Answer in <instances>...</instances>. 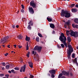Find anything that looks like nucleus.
<instances>
[{"mask_svg":"<svg viewBox=\"0 0 78 78\" xmlns=\"http://www.w3.org/2000/svg\"><path fill=\"white\" fill-rule=\"evenodd\" d=\"M62 73H63V75H65V76H68V75H69V73H67L66 71H62Z\"/></svg>","mask_w":78,"mask_h":78,"instance_id":"11","label":"nucleus"},{"mask_svg":"<svg viewBox=\"0 0 78 78\" xmlns=\"http://www.w3.org/2000/svg\"><path fill=\"white\" fill-rule=\"evenodd\" d=\"M74 22L75 23H76L78 24V19L77 18L75 19L74 20Z\"/></svg>","mask_w":78,"mask_h":78,"instance_id":"21","label":"nucleus"},{"mask_svg":"<svg viewBox=\"0 0 78 78\" xmlns=\"http://www.w3.org/2000/svg\"><path fill=\"white\" fill-rule=\"evenodd\" d=\"M76 7V8H78V5H75Z\"/></svg>","mask_w":78,"mask_h":78,"instance_id":"50","label":"nucleus"},{"mask_svg":"<svg viewBox=\"0 0 78 78\" xmlns=\"http://www.w3.org/2000/svg\"><path fill=\"white\" fill-rule=\"evenodd\" d=\"M69 50H68L67 51L68 58V59L70 58V56H71V53L73 51V48H72V46L71 45H69L68 46Z\"/></svg>","mask_w":78,"mask_h":78,"instance_id":"3","label":"nucleus"},{"mask_svg":"<svg viewBox=\"0 0 78 78\" xmlns=\"http://www.w3.org/2000/svg\"><path fill=\"white\" fill-rule=\"evenodd\" d=\"M55 31L53 30L52 32V34H55Z\"/></svg>","mask_w":78,"mask_h":78,"instance_id":"54","label":"nucleus"},{"mask_svg":"<svg viewBox=\"0 0 78 78\" xmlns=\"http://www.w3.org/2000/svg\"><path fill=\"white\" fill-rule=\"evenodd\" d=\"M28 62L30 67L31 68H33V62Z\"/></svg>","mask_w":78,"mask_h":78,"instance_id":"14","label":"nucleus"},{"mask_svg":"<svg viewBox=\"0 0 78 78\" xmlns=\"http://www.w3.org/2000/svg\"><path fill=\"white\" fill-rule=\"evenodd\" d=\"M50 27L52 28H55V25L53 24H50Z\"/></svg>","mask_w":78,"mask_h":78,"instance_id":"17","label":"nucleus"},{"mask_svg":"<svg viewBox=\"0 0 78 78\" xmlns=\"http://www.w3.org/2000/svg\"><path fill=\"white\" fill-rule=\"evenodd\" d=\"M26 49L27 50H28V49H29V48H28V43H27V45L26 46Z\"/></svg>","mask_w":78,"mask_h":78,"instance_id":"20","label":"nucleus"},{"mask_svg":"<svg viewBox=\"0 0 78 78\" xmlns=\"http://www.w3.org/2000/svg\"><path fill=\"white\" fill-rule=\"evenodd\" d=\"M61 78H66L65 76H62Z\"/></svg>","mask_w":78,"mask_h":78,"instance_id":"58","label":"nucleus"},{"mask_svg":"<svg viewBox=\"0 0 78 78\" xmlns=\"http://www.w3.org/2000/svg\"><path fill=\"white\" fill-rule=\"evenodd\" d=\"M8 55V53H6V54H5V56H6Z\"/></svg>","mask_w":78,"mask_h":78,"instance_id":"47","label":"nucleus"},{"mask_svg":"<svg viewBox=\"0 0 78 78\" xmlns=\"http://www.w3.org/2000/svg\"><path fill=\"white\" fill-rule=\"evenodd\" d=\"M61 46L62 48H64V45L63 44H61Z\"/></svg>","mask_w":78,"mask_h":78,"instance_id":"37","label":"nucleus"},{"mask_svg":"<svg viewBox=\"0 0 78 78\" xmlns=\"http://www.w3.org/2000/svg\"><path fill=\"white\" fill-rule=\"evenodd\" d=\"M63 75V74H62V73H60V74H59V76H58V78H61V77Z\"/></svg>","mask_w":78,"mask_h":78,"instance_id":"25","label":"nucleus"},{"mask_svg":"<svg viewBox=\"0 0 78 78\" xmlns=\"http://www.w3.org/2000/svg\"><path fill=\"white\" fill-rule=\"evenodd\" d=\"M8 72L9 73H11V71H9Z\"/></svg>","mask_w":78,"mask_h":78,"instance_id":"52","label":"nucleus"},{"mask_svg":"<svg viewBox=\"0 0 78 78\" xmlns=\"http://www.w3.org/2000/svg\"><path fill=\"white\" fill-rule=\"evenodd\" d=\"M47 20H48V22H51L52 19L51 18H47Z\"/></svg>","mask_w":78,"mask_h":78,"instance_id":"22","label":"nucleus"},{"mask_svg":"<svg viewBox=\"0 0 78 78\" xmlns=\"http://www.w3.org/2000/svg\"><path fill=\"white\" fill-rule=\"evenodd\" d=\"M26 40L27 41H28V42H29L30 40V37H27L26 38Z\"/></svg>","mask_w":78,"mask_h":78,"instance_id":"18","label":"nucleus"},{"mask_svg":"<svg viewBox=\"0 0 78 78\" xmlns=\"http://www.w3.org/2000/svg\"><path fill=\"white\" fill-rule=\"evenodd\" d=\"M19 26L18 25H16V28H19Z\"/></svg>","mask_w":78,"mask_h":78,"instance_id":"48","label":"nucleus"},{"mask_svg":"<svg viewBox=\"0 0 78 78\" xmlns=\"http://www.w3.org/2000/svg\"><path fill=\"white\" fill-rule=\"evenodd\" d=\"M27 57H29L30 56V52H28L27 55Z\"/></svg>","mask_w":78,"mask_h":78,"instance_id":"34","label":"nucleus"},{"mask_svg":"<svg viewBox=\"0 0 78 78\" xmlns=\"http://www.w3.org/2000/svg\"><path fill=\"white\" fill-rule=\"evenodd\" d=\"M30 6H32L33 8H36V4L34 3V1H32L30 3Z\"/></svg>","mask_w":78,"mask_h":78,"instance_id":"9","label":"nucleus"},{"mask_svg":"<svg viewBox=\"0 0 78 78\" xmlns=\"http://www.w3.org/2000/svg\"><path fill=\"white\" fill-rule=\"evenodd\" d=\"M72 27L73 28H78V25H75L74 24H73L72 25Z\"/></svg>","mask_w":78,"mask_h":78,"instance_id":"13","label":"nucleus"},{"mask_svg":"<svg viewBox=\"0 0 78 78\" xmlns=\"http://www.w3.org/2000/svg\"><path fill=\"white\" fill-rule=\"evenodd\" d=\"M5 76L7 77L6 78H8V77H9V75L8 74H6L5 75Z\"/></svg>","mask_w":78,"mask_h":78,"instance_id":"38","label":"nucleus"},{"mask_svg":"<svg viewBox=\"0 0 78 78\" xmlns=\"http://www.w3.org/2000/svg\"><path fill=\"white\" fill-rule=\"evenodd\" d=\"M38 35L40 37H43L42 36V34H41L40 33L38 34Z\"/></svg>","mask_w":78,"mask_h":78,"instance_id":"32","label":"nucleus"},{"mask_svg":"<svg viewBox=\"0 0 78 78\" xmlns=\"http://www.w3.org/2000/svg\"><path fill=\"white\" fill-rule=\"evenodd\" d=\"M58 48H61V46H58Z\"/></svg>","mask_w":78,"mask_h":78,"instance_id":"53","label":"nucleus"},{"mask_svg":"<svg viewBox=\"0 0 78 78\" xmlns=\"http://www.w3.org/2000/svg\"><path fill=\"white\" fill-rule=\"evenodd\" d=\"M65 28H67V25H65Z\"/></svg>","mask_w":78,"mask_h":78,"instance_id":"51","label":"nucleus"},{"mask_svg":"<svg viewBox=\"0 0 78 78\" xmlns=\"http://www.w3.org/2000/svg\"><path fill=\"white\" fill-rule=\"evenodd\" d=\"M6 69H9V65H7L6 66Z\"/></svg>","mask_w":78,"mask_h":78,"instance_id":"30","label":"nucleus"},{"mask_svg":"<svg viewBox=\"0 0 78 78\" xmlns=\"http://www.w3.org/2000/svg\"><path fill=\"white\" fill-rule=\"evenodd\" d=\"M65 1H66V0H67V1H69L70 0H64Z\"/></svg>","mask_w":78,"mask_h":78,"instance_id":"62","label":"nucleus"},{"mask_svg":"<svg viewBox=\"0 0 78 78\" xmlns=\"http://www.w3.org/2000/svg\"><path fill=\"white\" fill-rule=\"evenodd\" d=\"M29 12L31 13V14L34 13V10L32 7H29Z\"/></svg>","mask_w":78,"mask_h":78,"instance_id":"10","label":"nucleus"},{"mask_svg":"<svg viewBox=\"0 0 78 78\" xmlns=\"http://www.w3.org/2000/svg\"><path fill=\"white\" fill-rule=\"evenodd\" d=\"M29 25H31L32 26H33V23L31 21H30L29 23Z\"/></svg>","mask_w":78,"mask_h":78,"instance_id":"31","label":"nucleus"},{"mask_svg":"<svg viewBox=\"0 0 78 78\" xmlns=\"http://www.w3.org/2000/svg\"><path fill=\"white\" fill-rule=\"evenodd\" d=\"M51 77L52 78H55V75L53 74H52L51 75Z\"/></svg>","mask_w":78,"mask_h":78,"instance_id":"41","label":"nucleus"},{"mask_svg":"<svg viewBox=\"0 0 78 78\" xmlns=\"http://www.w3.org/2000/svg\"><path fill=\"white\" fill-rule=\"evenodd\" d=\"M66 25H67L68 26H69V25H70V22L69 21H68L65 23Z\"/></svg>","mask_w":78,"mask_h":78,"instance_id":"26","label":"nucleus"},{"mask_svg":"<svg viewBox=\"0 0 78 78\" xmlns=\"http://www.w3.org/2000/svg\"><path fill=\"white\" fill-rule=\"evenodd\" d=\"M70 35L74 37H77L78 36V33L76 31L74 32L72 30H70Z\"/></svg>","mask_w":78,"mask_h":78,"instance_id":"4","label":"nucleus"},{"mask_svg":"<svg viewBox=\"0 0 78 78\" xmlns=\"http://www.w3.org/2000/svg\"><path fill=\"white\" fill-rule=\"evenodd\" d=\"M48 76H50V73H48Z\"/></svg>","mask_w":78,"mask_h":78,"instance_id":"59","label":"nucleus"},{"mask_svg":"<svg viewBox=\"0 0 78 78\" xmlns=\"http://www.w3.org/2000/svg\"><path fill=\"white\" fill-rule=\"evenodd\" d=\"M29 75H30V78H34V76H33V75H31V74L30 73L29 74Z\"/></svg>","mask_w":78,"mask_h":78,"instance_id":"27","label":"nucleus"},{"mask_svg":"<svg viewBox=\"0 0 78 78\" xmlns=\"http://www.w3.org/2000/svg\"><path fill=\"white\" fill-rule=\"evenodd\" d=\"M12 27L13 28H15V27H16V26L14 25H12Z\"/></svg>","mask_w":78,"mask_h":78,"instance_id":"44","label":"nucleus"},{"mask_svg":"<svg viewBox=\"0 0 78 78\" xmlns=\"http://www.w3.org/2000/svg\"><path fill=\"white\" fill-rule=\"evenodd\" d=\"M13 52H14L13 51H11V52L12 53H13Z\"/></svg>","mask_w":78,"mask_h":78,"instance_id":"63","label":"nucleus"},{"mask_svg":"<svg viewBox=\"0 0 78 78\" xmlns=\"http://www.w3.org/2000/svg\"><path fill=\"white\" fill-rule=\"evenodd\" d=\"M9 46H10V45H8L7 46V47H8V48H10V47H9Z\"/></svg>","mask_w":78,"mask_h":78,"instance_id":"55","label":"nucleus"},{"mask_svg":"<svg viewBox=\"0 0 78 78\" xmlns=\"http://www.w3.org/2000/svg\"><path fill=\"white\" fill-rule=\"evenodd\" d=\"M61 15L62 17L69 18L70 17V13L67 12L66 11H65L64 10H62L61 12Z\"/></svg>","mask_w":78,"mask_h":78,"instance_id":"2","label":"nucleus"},{"mask_svg":"<svg viewBox=\"0 0 78 78\" xmlns=\"http://www.w3.org/2000/svg\"><path fill=\"white\" fill-rule=\"evenodd\" d=\"M66 33L67 36H69V34H70V30L69 31V30H67L66 32Z\"/></svg>","mask_w":78,"mask_h":78,"instance_id":"19","label":"nucleus"},{"mask_svg":"<svg viewBox=\"0 0 78 78\" xmlns=\"http://www.w3.org/2000/svg\"><path fill=\"white\" fill-rule=\"evenodd\" d=\"M15 70H19V67H15L14 68Z\"/></svg>","mask_w":78,"mask_h":78,"instance_id":"33","label":"nucleus"},{"mask_svg":"<svg viewBox=\"0 0 78 78\" xmlns=\"http://www.w3.org/2000/svg\"><path fill=\"white\" fill-rule=\"evenodd\" d=\"M72 58H74L75 54H73L72 55Z\"/></svg>","mask_w":78,"mask_h":78,"instance_id":"39","label":"nucleus"},{"mask_svg":"<svg viewBox=\"0 0 78 78\" xmlns=\"http://www.w3.org/2000/svg\"><path fill=\"white\" fill-rule=\"evenodd\" d=\"M75 5V4H73L71 5V6L72 7H73Z\"/></svg>","mask_w":78,"mask_h":78,"instance_id":"42","label":"nucleus"},{"mask_svg":"<svg viewBox=\"0 0 78 78\" xmlns=\"http://www.w3.org/2000/svg\"><path fill=\"white\" fill-rule=\"evenodd\" d=\"M72 11L73 12H76L77 11V10L76 9H72Z\"/></svg>","mask_w":78,"mask_h":78,"instance_id":"16","label":"nucleus"},{"mask_svg":"<svg viewBox=\"0 0 78 78\" xmlns=\"http://www.w3.org/2000/svg\"><path fill=\"white\" fill-rule=\"evenodd\" d=\"M19 48H22V46H20V45H19L18 46Z\"/></svg>","mask_w":78,"mask_h":78,"instance_id":"46","label":"nucleus"},{"mask_svg":"<svg viewBox=\"0 0 78 78\" xmlns=\"http://www.w3.org/2000/svg\"><path fill=\"white\" fill-rule=\"evenodd\" d=\"M56 71L55 70L52 69L49 70V72L51 73V74H55V73H56L55 72Z\"/></svg>","mask_w":78,"mask_h":78,"instance_id":"12","label":"nucleus"},{"mask_svg":"<svg viewBox=\"0 0 78 78\" xmlns=\"http://www.w3.org/2000/svg\"><path fill=\"white\" fill-rule=\"evenodd\" d=\"M74 62H76V64L77 65V66H78V63H77V58H75V59L74 60Z\"/></svg>","mask_w":78,"mask_h":78,"instance_id":"24","label":"nucleus"},{"mask_svg":"<svg viewBox=\"0 0 78 78\" xmlns=\"http://www.w3.org/2000/svg\"><path fill=\"white\" fill-rule=\"evenodd\" d=\"M17 45H14L13 46L14 47H15V48H16V46Z\"/></svg>","mask_w":78,"mask_h":78,"instance_id":"56","label":"nucleus"},{"mask_svg":"<svg viewBox=\"0 0 78 78\" xmlns=\"http://www.w3.org/2000/svg\"><path fill=\"white\" fill-rule=\"evenodd\" d=\"M41 49L42 47H39L38 46H36L34 48V50L35 51L37 50L38 52H41Z\"/></svg>","mask_w":78,"mask_h":78,"instance_id":"6","label":"nucleus"},{"mask_svg":"<svg viewBox=\"0 0 78 78\" xmlns=\"http://www.w3.org/2000/svg\"><path fill=\"white\" fill-rule=\"evenodd\" d=\"M9 38V37L8 36H7L5 37H4L1 40V42L2 43H5V42H6V41H7V39H8Z\"/></svg>","mask_w":78,"mask_h":78,"instance_id":"7","label":"nucleus"},{"mask_svg":"<svg viewBox=\"0 0 78 78\" xmlns=\"http://www.w3.org/2000/svg\"><path fill=\"white\" fill-rule=\"evenodd\" d=\"M4 76V74H0V76Z\"/></svg>","mask_w":78,"mask_h":78,"instance_id":"40","label":"nucleus"},{"mask_svg":"<svg viewBox=\"0 0 78 78\" xmlns=\"http://www.w3.org/2000/svg\"><path fill=\"white\" fill-rule=\"evenodd\" d=\"M3 47H5V45H3Z\"/></svg>","mask_w":78,"mask_h":78,"instance_id":"64","label":"nucleus"},{"mask_svg":"<svg viewBox=\"0 0 78 78\" xmlns=\"http://www.w3.org/2000/svg\"><path fill=\"white\" fill-rule=\"evenodd\" d=\"M2 66H6V63L5 62H3L2 63Z\"/></svg>","mask_w":78,"mask_h":78,"instance_id":"36","label":"nucleus"},{"mask_svg":"<svg viewBox=\"0 0 78 78\" xmlns=\"http://www.w3.org/2000/svg\"><path fill=\"white\" fill-rule=\"evenodd\" d=\"M70 75L71 76H72V75H73V74H72V73H70Z\"/></svg>","mask_w":78,"mask_h":78,"instance_id":"57","label":"nucleus"},{"mask_svg":"<svg viewBox=\"0 0 78 78\" xmlns=\"http://www.w3.org/2000/svg\"><path fill=\"white\" fill-rule=\"evenodd\" d=\"M21 6L23 9H24V6H23V5H21Z\"/></svg>","mask_w":78,"mask_h":78,"instance_id":"43","label":"nucleus"},{"mask_svg":"<svg viewBox=\"0 0 78 78\" xmlns=\"http://www.w3.org/2000/svg\"><path fill=\"white\" fill-rule=\"evenodd\" d=\"M32 54L33 55H34V56H37V59L36 58H34V59L36 61H37V60H39V56L37 55V53L36 51H32Z\"/></svg>","mask_w":78,"mask_h":78,"instance_id":"5","label":"nucleus"},{"mask_svg":"<svg viewBox=\"0 0 78 78\" xmlns=\"http://www.w3.org/2000/svg\"><path fill=\"white\" fill-rule=\"evenodd\" d=\"M12 72V73H16V72H15L14 71V70L13 69H12L11 70Z\"/></svg>","mask_w":78,"mask_h":78,"instance_id":"35","label":"nucleus"},{"mask_svg":"<svg viewBox=\"0 0 78 78\" xmlns=\"http://www.w3.org/2000/svg\"><path fill=\"white\" fill-rule=\"evenodd\" d=\"M27 28L29 30H31V27L30 26V25H28V27H27Z\"/></svg>","mask_w":78,"mask_h":78,"instance_id":"28","label":"nucleus"},{"mask_svg":"<svg viewBox=\"0 0 78 78\" xmlns=\"http://www.w3.org/2000/svg\"><path fill=\"white\" fill-rule=\"evenodd\" d=\"M59 39L60 40L61 42H63L64 45H65V46L67 48V43L66 42V41H67V39L66 38V37L64 36V34L62 33L61 34V36L59 37Z\"/></svg>","mask_w":78,"mask_h":78,"instance_id":"1","label":"nucleus"},{"mask_svg":"<svg viewBox=\"0 0 78 78\" xmlns=\"http://www.w3.org/2000/svg\"><path fill=\"white\" fill-rule=\"evenodd\" d=\"M23 62V60H21L20 61V62H21V63H22V62Z\"/></svg>","mask_w":78,"mask_h":78,"instance_id":"49","label":"nucleus"},{"mask_svg":"<svg viewBox=\"0 0 78 78\" xmlns=\"http://www.w3.org/2000/svg\"><path fill=\"white\" fill-rule=\"evenodd\" d=\"M2 70H4V67H2Z\"/></svg>","mask_w":78,"mask_h":78,"instance_id":"60","label":"nucleus"},{"mask_svg":"<svg viewBox=\"0 0 78 78\" xmlns=\"http://www.w3.org/2000/svg\"><path fill=\"white\" fill-rule=\"evenodd\" d=\"M17 37L19 39H22L23 36L22 35H20L18 36Z\"/></svg>","mask_w":78,"mask_h":78,"instance_id":"15","label":"nucleus"},{"mask_svg":"<svg viewBox=\"0 0 78 78\" xmlns=\"http://www.w3.org/2000/svg\"><path fill=\"white\" fill-rule=\"evenodd\" d=\"M21 12H24V10H23V9H21Z\"/></svg>","mask_w":78,"mask_h":78,"instance_id":"45","label":"nucleus"},{"mask_svg":"<svg viewBox=\"0 0 78 78\" xmlns=\"http://www.w3.org/2000/svg\"><path fill=\"white\" fill-rule=\"evenodd\" d=\"M67 40L69 42H70L71 40H70V37H68L67 38Z\"/></svg>","mask_w":78,"mask_h":78,"instance_id":"23","label":"nucleus"},{"mask_svg":"<svg viewBox=\"0 0 78 78\" xmlns=\"http://www.w3.org/2000/svg\"><path fill=\"white\" fill-rule=\"evenodd\" d=\"M76 49H77V50H78V46H77L76 47Z\"/></svg>","mask_w":78,"mask_h":78,"instance_id":"61","label":"nucleus"},{"mask_svg":"<svg viewBox=\"0 0 78 78\" xmlns=\"http://www.w3.org/2000/svg\"><path fill=\"white\" fill-rule=\"evenodd\" d=\"M25 69H26V65H25L21 68L20 70V72H22L23 71V72H24L25 71Z\"/></svg>","mask_w":78,"mask_h":78,"instance_id":"8","label":"nucleus"},{"mask_svg":"<svg viewBox=\"0 0 78 78\" xmlns=\"http://www.w3.org/2000/svg\"><path fill=\"white\" fill-rule=\"evenodd\" d=\"M36 41H37V42H39V38L37 37L36 38Z\"/></svg>","mask_w":78,"mask_h":78,"instance_id":"29","label":"nucleus"}]
</instances>
